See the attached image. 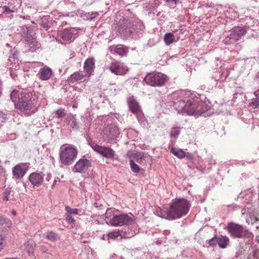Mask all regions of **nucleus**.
<instances>
[{
	"instance_id": "nucleus-1",
	"label": "nucleus",
	"mask_w": 259,
	"mask_h": 259,
	"mask_svg": "<svg viewBox=\"0 0 259 259\" xmlns=\"http://www.w3.org/2000/svg\"><path fill=\"white\" fill-rule=\"evenodd\" d=\"M174 106L179 113H185L195 116H208L211 113V109L205 103L195 97L190 91H181L172 94Z\"/></svg>"
},
{
	"instance_id": "nucleus-2",
	"label": "nucleus",
	"mask_w": 259,
	"mask_h": 259,
	"mask_svg": "<svg viewBox=\"0 0 259 259\" xmlns=\"http://www.w3.org/2000/svg\"><path fill=\"white\" fill-rule=\"evenodd\" d=\"M10 98L14 103L15 109L26 116H30L35 113L39 106L38 103V95L34 92L14 90L10 95Z\"/></svg>"
},
{
	"instance_id": "nucleus-3",
	"label": "nucleus",
	"mask_w": 259,
	"mask_h": 259,
	"mask_svg": "<svg viewBox=\"0 0 259 259\" xmlns=\"http://www.w3.org/2000/svg\"><path fill=\"white\" fill-rule=\"evenodd\" d=\"M191 203L185 198H176L172 200L166 211L157 212V215L169 220L178 219L186 215L191 207Z\"/></svg>"
},
{
	"instance_id": "nucleus-4",
	"label": "nucleus",
	"mask_w": 259,
	"mask_h": 259,
	"mask_svg": "<svg viewBox=\"0 0 259 259\" xmlns=\"http://www.w3.org/2000/svg\"><path fill=\"white\" fill-rule=\"evenodd\" d=\"M117 30L121 36L136 39L142 36L145 26L141 20L124 19L119 23Z\"/></svg>"
},
{
	"instance_id": "nucleus-5",
	"label": "nucleus",
	"mask_w": 259,
	"mask_h": 259,
	"mask_svg": "<svg viewBox=\"0 0 259 259\" xmlns=\"http://www.w3.org/2000/svg\"><path fill=\"white\" fill-rule=\"evenodd\" d=\"M117 210L113 208L108 209L105 213L106 222L112 226H124L131 225L134 219L132 218L133 215L126 213L118 214Z\"/></svg>"
},
{
	"instance_id": "nucleus-6",
	"label": "nucleus",
	"mask_w": 259,
	"mask_h": 259,
	"mask_svg": "<svg viewBox=\"0 0 259 259\" xmlns=\"http://www.w3.org/2000/svg\"><path fill=\"white\" fill-rule=\"evenodd\" d=\"M77 150L73 145H63L60 149L59 158L60 163L65 166L71 165L76 159Z\"/></svg>"
},
{
	"instance_id": "nucleus-7",
	"label": "nucleus",
	"mask_w": 259,
	"mask_h": 259,
	"mask_svg": "<svg viewBox=\"0 0 259 259\" xmlns=\"http://www.w3.org/2000/svg\"><path fill=\"white\" fill-rule=\"evenodd\" d=\"M227 230L231 236L235 238H247L251 239L252 234L248 230L245 229L242 226L234 223H228Z\"/></svg>"
},
{
	"instance_id": "nucleus-8",
	"label": "nucleus",
	"mask_w": 259,
	"mask_h": 259,
	"mask_svg": "<svg viewBox=\"0 0 259 259\" xmlns=\"http://www.w3.org/2000/svg\"><path fill=\"white\" fill-rule=\"evenodd\" d=\"M167 80V76L161 72L149 73L144 79L147 84L154 87L164 85Z\"/></svg>"
},
{
	"instance_id": "nucleus-9",
	"label": "nucleus",
	"mask_w": 259,
	"mask_h": 259,
	"mask_svg": "<svg viewBox=\"0 0 259 259\" xmlns=\"http://www.w3.org/2000/svg\"><path fill=\"white\" fill-rule=\"evenodd\" d=\"M5 3L0 6L1 12L5 15H10L16 13L21 6V0H6Z\"/></svg>"
},
{
	"instance_id": "nucleus-10",
	"label": "nucleus",
	"mask_w": 259,
	"mask_h": 259,
	"mask_svg": "<svg viewBox=\"0 0 259 259\" xmlns=\"http://www.w3.org/2000/svg\"><path fill=\"white\" fill-rule=\"evenodd\" d=\"M89 144L94 151L106 158H113L115 155V151L110 147L102 146L93 142Z\"/></svg>"
},
{
	"instance_id": "nucleus-11",
	"label": "nucleus",
	"mask_w": 259,
	"mask_h": 259,
	"mask_svg": "<svg viewBox=\"0 0 259 259\" xmlns=\"http://www.w3.org/2000/svg\"><path fill=\"white\" fill-rule=\"evenodd\" d=\"M130 158L143 166L146 165L147 163L151 164L152 162L151 157L148 153L142 152H137L131 154Z\"/></svg>"
},
{
	"instance_id": "nucleus-12",
	"label": "nucleus",
	"mask_w": 259,
	"mask_h": 259,
	"mask_svg": "<svg viewBox=\"0 0 259 259\" xmlns=\"http://www.w3.org/2000/svg\"><path fill=\"white\" fill-rule=\"evenodd\" d=\"M92 162L85 158H80L78 160L72 168L73 171L81 174L85 173L91 167Z\"/></svg>"
},
{
	"instance_id": "nucleus-13",
	"label": "nucleus",
	"mask_w": 259,
	"mask_h": 259,
	"mask_svg": "<svg viewBox=\"0 0 259 259\" xmlns=\"http://www.w3.org/2000/svg\"><path fill=\"white\" fill-rule=\"evenodd\" d=\"M75 34L71 29H64L60 31L57 35V40L62 44L72 41L75 38Z\"/></svg>"
},
{
	"instance_id": "nucleus-14",
	"label": "nucleus",
	"mask_w": 259,
	"mask_h": 259,
	"mask_svg": "<svg viewBox=\"0 0 259 259\" xmlns=\"http://www.w3.org/2000/svg\"><path fill=\"white\" fill-rule=\"evenodd\" d=\"M110 70L112 73L116 75H123L128 71L127 67L120 62L114 60L110 64L109 67Z\"/></svg>"
},
{
	"instance_id": "nucleus-15",
	"label": "nucleus",
	"mask_w": 259,
	"mask_h": 259,
	"mask_svg": "<svg viewBox=\"0 0 259 259\" xmlns=\"http://www.w3.org/2000/svg\"><path fill=\"white\" fill-rule=\"evenodd\" d=\"M104 134L106 136L107 142L113 143L115 142V139L119 135V130L115 126H110L104 131Z\"/></svg>"
},
{
	"instance_id": "nucleus-16",
	"label": "nucleus",
	"mask_w": 259,
	"mask_h": 259,
	"mask_svg": "<svg viewBox=\"0 0 259 259\" xmlns=\"http://www.w3.org/2000/svg\"><path fill=\"white\" fill-rule=\"evenodd\" d=\"M29 168V164L27 163H21L16 165L13 169L14 177L19 179L22 178L26 173Z\"/></svg>"
},
{
	"instance_id": "nucleus-17",
	"label": "nucleus",
	"mask_w": 259,
	"mask_h": 259,
	"mask_svg": "<svg viewBox=\"0 0 259 259\" xmlns=\"http://www.w3.org/2000/svg\"><path fill=\"white\" fill-rule=\"evenodd\" d=\"M247 31V28L245 26H236L234 27L230 30V35L232 37L234 40L237 41Z\"/></svg>"
},
{
	"instance_id": "nucleus-18",
	"label": "nucleus",
	"mask_w": 259,
	"mask_h": 259,
	"mask_svg": "<svg viewBox=\"0 0 259 259\" xmlns=\"http://www.w3.org/2000/svg\"><path fill=\"white\" fill-rule=\"evenodd\" d=\"M28 179L33 186L39 187L44 182V174L41 172H34L29 175Z\"/></svg>"
},
{
	"instance_id": "nucleus-19",
	"label": "nucleus",
	"mask_w": 259,
	"mask_h": 259,
	"mask_svg": "<svg viewBox=\"0 0 259 259\" xmlns=\"http://www.w3.org/2000/svg\"><path fill=\"white\" fill-rule=\"evenodd\" d=\"M52 74V70L51 68L45 66L41 68L37 74L38 78L41 80H48Z\"/></svg>"
},
{
	"instance_id": "nucleus-20",
	"label": "nucleus",
	"mask_w": 259,
	"mask_h": 259,
	"mask_svg": "<svg viewBox=\"0 0 259 259\" xmlns=\"http://www.w3.org/2000/svg\"><path fill=\"white\" fill-rule=\"evenodd\" d=\"M127 102L130 110L132 113L137 112L141 110V108L133 96L128 97L127 99Z\"/></svg>"
},
{
	"instance_id": "nucleus-21",
	"label": "nucleus",
	"mask_w": 259,
	"mask_h": 259,
	"mask_svg": "<svg viewBox=\"0 0 259 259\" xmlns=\"http://www.w3.org/2000/svg\"><path fill=\"white\" fill-rule=\"evenodd\" d=\"M95 66L94 60L93 58L88 59L84 63V71L87 74L90 76L94 69Z\"/></svg>"
},
{
	"instance_id": "nucleus-22",
	"label": "nucleus",
	"mask_w": 259,
	"mask_h": 259,
	"mask_svg": "<svg viewBox=\"0 0 259 259\" xmlns=\"http://www.w3.org/2000/svg\"><path fill=\"white\" fill-rule=\"evenodd\" d=\"M26 45L30 52H35L40 48V44L38 43L36 39L32 40L28 39V41L25 42Z\"/></svg>"
},
{
	"instance_id": "nucleus-23",
	"label": "nucleus",
	"mask_w": 259,
	"mask_h": 259,
	"mask_svg": "<svg viewBox=\"0 0 259 259\" xmlns=\"http://www.w3.org/2000/svg\"><path fill=\"white\" fill-rule=\"evenodd\" d=\"M113 51L120 56H123L128 52V48L121 45H118L113 48Z\"/></svg>"
},
{
	"instance_id": "nucleus-24",
	"label": "nucleus",
	"mask_w": 259,
	"mask_h": 259,
	"mask_svg": "<svg viewBox=\"0 0 259 259\" xmlns=\"http://www.w3.org/2000/svg\"><path fill=\"white\" fill-rule=\"evenodd\" d=\"M254 96L250 102L249 103L250 107L253 109L257 108L259 106V91H255L253 93Z\"/></svg>"
},
{
	"instance_id": "nucleus-25",
	"label": "nucleus",
	"mask_w": 259,
	"mask_h": 259,
	"mask_svg": "<svg viewBox=\"0 0 259 259\" xmlns=\"http://www.w3.org/2000/svg\"><path fill=\"white\" fill-rule=\"evenodd\" d=\"M229 243V239L226 236H221L218 237V244L221 248H225Z\"/></svg>"
},
{
	"instance_id": "nucleus-26",
	"label": "nucleus",
	"mask_w": 259,
	"mask_h": 259,
	"mask_svg": "<svg viewBox=\"0 0 259 259\" xmlns=\"http://www.w3.org/2000/svg\"><path fill=\"white\" fill-rule=\"evenodd\" d=\"M83 77V74L80 72H76L70 75L68 80L71 83L81 80Z\"/></svg>"
},
{
	"instance_id": "nucleus-27",
	"label": "nucleus",
	"mask_w": 259,
	"mask_h": 259,
	"mask_svg": "<svg viewBox=\"0 0 259 259\" xmlns=\"http://www.w3.org/2000/svg\"><path fill=\"white\" fill-rule=\"evenodd\" d=\"M170 152L175 156L180 159H182L185 157V152L181 149L172 148H171Z\"/></svg>"
},
{
	"instance_id": "nucleus-28",
	"label": "nucleus",
	"mask_w": 259,
	"mask_h": 259,
	"mask_svg": "<svg viewBox=\"0 0 259 259\" xmlns=\"http://www.w3.org/2000/svg\"><path fill=\"white\" fill-rule=\"evenodd\" d=\"M46 237L49 240L52 242L56 241L60 239L59 235L53 231H50L47 232L46 234Z\"/></svg>"
},
{
	"instance_id": "nucleus-29",
	"label": "nucleus",
	"mask_w": 259,
	"mask_h": 259,
	"mask_svg": "<svg viewBox=\"0 0 259 259\" xmlns=\"http://www.w3.org/2000/svg\"><path fill=\"white\" fill-rule=\"evenodd\" d=\"M164 41L166 45L171 44L174 41V35L171 33H167L164 36Z\"/></svg>"
},
{
	"instance_id": "nucleus-30",
	"label": "nucleus",
	"mask_w": 259,
	"mask_h": 259,
	"mask_svg": "<svg viewBox=\"0 0 259 259\" xmlns=\"http://www.w3.org/2000/svg\"><path fill=\"white\" fill-rule=\"evenodd\" d=\"M67 122L68 125H69L73 129L77 130L79 128V124L77 122L76 119L74 117H72L69 120H67Z\"/></svg>"
},
{
	"instance_id": "nucleus-31",
	"label": "nucleus",
	"mask_w": 259,
	"mask_h": 259,
	"mask_svg": "<svg viewBox=\"0 0 259 259\" xmlns=\"http://www.w3.org/2000/svg\"><path fill=\"white\" fill-rule=\"evenodd\" d=\"M107 239L109 240L110 239H115L118 238L119 237L121 238V235L120 234V231L118 230V231H114L113 232H109L107 234Z\"/></svg>"
},
{
	"instance_id": "nucleus-32",
	"label": "nucleus",
	"mask_w": 259,
	"mask_h": 259,
	"mask_svg": "<svg viewBox=\"0 0 259 259\" xmlns=\"http://www.w3.org/2000/svg\"><path fill=\"white\" fill-rule=\"evenodd\" d=\"M48 19L49 17L48 16H45L41 20H40L39 22L40 26L46 30H48L50 27L49 25Z\"/></svg>"
},
{
	"instance_id": "nucleus-33",
	"label": "nucleus",
	"mask_w": 259,
	"mask_h": 259,
	"mask_svg": "<svg viewBox=\"0 0 259 259\" xmlns=\"http://www.w3.org/2000/svg\"><path fill=\"white\" fill-rule=\"evenodd\" d=\"M181 131V128L179 127H172L170 132L169 134L171 138H177L179 135Z\"/></svg>"
},
{
	"instance_id": "nucleus-34",
	"label": "nucleus",
	"mask_w": 259,
	"mask_h": 259,
	"mask_svg": "<svg viewBox=\"0 0 259 259\" xmlns=\"http://www.w3.org/2000/svg\"><path fill=\"white\" fill-rule=\"evenodd\" d=\"M130 165L131 170L134 173L137 174L140 171L141 168L140 166L134 160H130Z\"/></svg>"
},
{
	"instance_id": "nucleus-35",
	"label": "nucleus",
	"mask_w": 259,
	"mask_h": 259,
	"mask_svg": "<svg viewBox=\"0 0 259 259\" xmlns=\"http://www.w3.org/2000/svg\"><path fill=\"white\" fill-rule=\"evenodd\" d=\"M228 75V73H227V75H224L223 73H220V72H218L215 74V76H214L213 77L216 81H224L226 80Z\"/></svg>"
},
{
	"instance_id": "nucleus-36",
	"label": "nucleus",
	"mask_w": 259,
	"mask_h": 259,
	"mask_svg": "<svg viewBox=\"0 0 259 259\" xmlns=\"http://www.w3.org/2000/svg\"><path fill=\"white\" fill-rule=\"evenodd\" d=\"M65 210L67 212L66 214L71 215V214H78V209L77 208H71L68 206H65Z\"/></svg>"
},
{
	"instance_id": "nucleus-37",
	"label": "nucleus",
	"mask_w": 259,
	"mask_h": 259,
	"mask_svg": "<svg viewBox=\"0 0 259 259\" xmlns=\"http://www.w3.org/2000/svg\"><path fill=\"white\" fill-rule=\"evenodd\" d=\"M136 115L137 118L139 122L142 123L145 120L144 114L142 113L141 109L138 111L137 112L134 113Z\"/></svg>"
},
{
	"instance_id": "nucleus-38",
	"label": "nucleus",
	"mask_w": 259,
	"mask_h": 259,
	"mask_svg": "<svg viewBox=\"0 0 259 259\" xmlns=\"http://www.w3.org/2000/svg\"><path fill=\"white\" fill-rule=\"evenodd\" d=\"M180 0H165L166 5L171 8H175Z\"/></svg>"
},
{
	"instance_id": "nucleus-39",
	"label": "nucleus",
	"mask_w": 259,
	"mask_h": 259,
	"mask_svg": "<svg viewBox=\"0 0 259 259\" xmlns=\"http://www.w3.org/2000/svg\"><path fill=\"white\" fill-rule=\"evenodd\" d=\"M34 33L33 32V29H31V31H29V32L27 33L26 35L23 36L25 38V42L28 41V39L32 40V39H35L34 37Z\"/></svg>"
},
{
	"instance_id": "nucleus-40",
	"label": "nucleus",
	"mask_w": 259,
	"mask_h": 259,
	"mask_svg": "<svg viewBox=\"0 0 259 259\" xmlns=\"http://www.w3.org/2000/svg\"><path fill=\"white\" fill-rule=\"evenodd\" d=\"M223 42L226 45H232L236 43V42L234 40V39L230 35L226 37L225 39L223 40Z\"/></svg>"
},
{
	"instance_id": "nucleus-41",
	"label": "nucleus",
	"mask_w": 259,
	"mask_h": 259,
	"mask_svg": "<svg viewBox=\"0 0 259 259\" xmlns=\"http://www.w3.org/2000/svg\"><path fill=\"white\" fill-rule=\"evenodd\" d=\"M55 116L57 118H61L65 115V110L60 108L57 110L55 112Z\"/></svg>"
},
{
	"instance_id": "nucleus-42",
	"label": "nucleus",
	"mask_w": 259,
	"mask_h": 259,
	"mask_svg": "<svg viewBox=\"0 0 259 259\" xmlns=\"http://www.w3.org/2000/svg\"><path fill=\"white\" fill-rule=\"evenodd\" d=\"M32 28L31 26H26V25L22 26V28H21L22 35L23 36L26 35V34H27V33L29 32V31H31V29Z\"/></svg>"
},
{
	"instance_id": "nucleus-43",
	"label": "nucleus",
	"mask_w": 259,
	"mask_h": 259,
	"mask_svg": "<svg viewBox=\"0 0 259 259\" xmlns=\"http://www.w3.org/2000/svg\"><path fill=\"white\" fill-rule=\"evenodd\" d=\"M218 237L215 235L214 237L209 239V240H207L209 245L212 246L215 245L218 243Z\"/></svg>"
},
{
	"instance_id": "nucleus-44",
	"label": "nucleus",
	"mask_w": 259,
	"mask_h": 259,
	"mask_svg": "<svg viewBox=\"0 0 259 259\" xmlns=\"http://www.w3.org/2000/svg\"><path fill=\"white\" fill-rule=\"evenodd\" d=\"M18 53L15 50L13 51L9 56L10 61H15V59L18 58Z\"/></svg>"
},
{
	"instance_id": "nucleus-45",
	"label": "nucleus",
	"mask_w": 259,
	"mask_h": 259,
	"mask_svg": "<svg viewBox=\"0 0 259 259\" xmlns=\"http://www.w3.org/2000/svg\"><path fill=\"white\" fill-rule=\"evenodd\" d=\"M10 194V190L6 189L3 193V200L5 201H8L9 200V195Z\"/></svg>"
},
{
	"instance_id": "nucleus-46",
	"label": "nucleus",
	"mask_w": 259,
	"mask_h": 259,
	"mask_svg": "<svg viewBox=\"0 0 259 259\" xmlns=\"http://www.w3.org/2000/svg\"><path fill=\"white\" fill-rule=\"evenodd\" d=\"M98 15H99V13L97 12H92L91 13H89L88 19L92 20L94 18H96Z\"/></svg>"
},
{
	"instance_id": "nucleus-47",
	"label": "nucleus",
	"mask_w": 259,
	"mask_h": 259,
	"mask_svg": "<svg viewBox=\"0 0 259 259\" xmlns=\"http://www.w3.org/2000/svg\"><path fill=\"white\" fill-rule=\"evenodd\" d=\"M66 221L70 224L73 225L75 223V220L71 215L66 214Z\"/></svg>"
},
{
	"instance_id": "nucleus-48",
	"label": "nucleus",
	"mask_w": 259,
	"mask_h": 259,
	"mask_svg": "<svg viewBox=\"0 0 259 259\" xmlns=\"http://www.w3.org/2000/svg\"><path fill=\"white\" fill-rule=\"evenodd\" d=\"M7 118V115L2 111H0V123L4 122Z\"/></svg>"
},
{
	"instance_id": "nucleus-49",
	"label": "nucleus",
	"mask_w": 259,
	"mask_h": 259,
	"mask_svg": "<svg viewBox=\"0 0 259 259\" xmlns=\"http://www.w3.org/2000/svg\"><path fill=\"white\" fill-rule=\"evenodd\" d=\"M185 157H186L189 160H191L193 159V155L189 152H185Z\"/></svg>"
},
{
	"instance_id": "nucleus-50",
	"label": "nucleus",
	"mask_w": 259,
	"mask_h": 259,
	"mask_svg": "<svg viewBox=\"0 0 259 259\" xmlns=\"http://www.w3.org/2000/svg\"><path fill=\"white\" fill-rule=\"evenodd\" d=\"M4 246V239L2 238H0V251L3 248Z\"/></svg>"
},
{
	"instance_id": "nucleus-51",
	"label": "nucleus",
	"mask_w": 259,
	"mask_h": 259,
	"mask_svg": "<svg viewBox=\"0 0 259 259\" xmlns=\"http://www.w3.org/2000/svg\"><path fill=\"white\" fill-rule=\"evenodd\" d=\"M40 250L43 252H46L47 251L48 249L45 246L42 245L40 247Z\"/></svg>"
},
{
	"instance_id": "nucleus-52",
	"label": "nucleus",
	"mask_w": 259,
	"mask_h": 259,
	"mask_svg": "<svg viewBox=\"0 0 259 259\" xmlns=\"http://www.w3.org/2000/svg\"><path fill=\"white\" fill-rule=\"evenodd\" d=\"M59 181H60V180H59V178H56V179L54 180V181L53 184V185L52 186V188H53L55 186V185H56V183H57V182H59Z\"/></svg>"
},
{
	"instance_id": "nucleus-53",
	"label": "nucleus",
	"mask_w": 259,
	"mask_h": 259,
	"mask_svg": "<svg viewBox=\"0 0 259 259\" xmlns=\"http://www.w3.org/2000/svg\"><path fill=\"white\" fill-rule=\"evenodd\" d=\"M5 222V220L4 218L0 217V225L4 224Z\"/></svg>"
},
{
	"instance_id": "nucleus-54",
	"label": "nucleus",
	"mask_w": 259,
	"mask_h": 259,
	"mask_svg": "<svg viewBox=\"0 0 259 259\" xmlns=\"http://www.w3.org/2000/svg\"><path fill=\"white\" fill-rule=\"evenodd\" d=\"M51 179V175L48 174L46 178L47 181H49Z\"/></svg>"
},
{
	"instance_id": "nucleus-55",
	"label": "nucleus",
	"mask_w": 259,
	"mask_h": 259,
	"mask_svg": "<svg viewBox=\"0 0 259 259\" xmlns=\"http://www.w3.org/2000/svg\"><path fill=\"white\" fill-rule=\"evenodd\" d=\"M232 16H233L234 18H238L239 17V15L237 13H236L235 12L234 13V15H233Z\"/></svg>"
},
{
	"instance_id": "nucleus-56",
	"label": "nucleus",
	"mask_w": 259,
	"mask_h": 259,
	"mask_svg": "<svg viewBox=\"0 0 259 259\" xmlns=\"http://www.w3.org/2000/svg\"><path fill=\"white\" fill-rule=\"evenodd\" d=\"M106 238H107V235H105L103 234V235H102V237L101 238H102V239L105 240H106Z\"/></svg>"
},
{
	"instance_id": "nucleus-57",
	"label": "nucleus",
	"mask_w": 259,
	"mask_h": 259,
	"mask_svg": "<svg viewBox=\"0 0 259 259\" xmlns=\"http://www.w3.org/2000/svg\"><path fill=\"white\" fill-rule=\"evenodd\" d=\"M169 233V231H168V230H165L164 231V234H165V235H167Z\"/></svg>"
},
{
	"instance_id": "nucleus-58",
	"label": "nucleus",
	"mask_w": 259,
	"mask_h": 259,
	"mask_svg": "<svg viewBox=\"0 0 259 259\" xmlns=\"http://www.w3.org/2000/svg\"><path fill=\"white\" fill-rule=\"evenodd\" d=\"M247 208H245V209H243L242 210V214H244L246 212V210Z\"/></svg>"
},
{
	"instance_id": "nucleus-59",
	"label": "nucleus",
	"mask_w": 259,
	"mask_h": 259,
	"mask_svg": "<svg viewBox=\"0 0 259 259\" xmlns=\"http://www.w3.org/2000/svg\"><path fill=\"white\" fill-rule=\"evenodd\" d=\"M3 169H0V179L2 177V171L1 170H2Z\"/></svg>"
},
{
	"instance_id": "nucleus-60",
	"label": "nucleus",
	"mask_w": 259,
	"mask_h": 259,
	"mask_svg": "<svg viewBox=\"0 0 259 259\" xmlns=\"http://www.w3.org/2000/svg\"><path fill=\"white\" fill-rule=\"evenodd\" d=\"M12 213H13V214L14 215H16V211H15V210H13V211H12Z\"/></svg>"
},
{
	"instance_id": "nucleus-61",
	"label": "nucleus",
	"mask_w": 259,
	"mask_h": 259,
	"mask_svg": "<svg viewBox=\"0 0 259 259\" xmlns=\"http://www.w3.org/2000/svg\"><path fill=\"white\" fill-rule=\"evenodd\" d=\"M255 219H256V221H258V220L257 218H255Z\"/></svg>"
}]
</instances>
